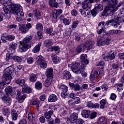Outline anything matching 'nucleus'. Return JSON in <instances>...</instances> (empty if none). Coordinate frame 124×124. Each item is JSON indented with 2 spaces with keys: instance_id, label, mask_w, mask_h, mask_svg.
Instances as JSON below:
<instances>
[{
  "instance_id": "f257e3e1",
  "label": "nucleus",
  "mask_w": 124,
  "mask_h": 124,
  "mask_svg": "<svg viewBox=\"0 0 124 124\" xmlns=\"http://www.w3.org/2000/svg\"><path fill=\"white\" fill-rule=\"evenodd\" d=\"M7 4H5L2 9V13H0V22L3 21V16L5 18L9 19L11 17L12 14H16L19 17H24V13L22 6L19 4H13L11 3L10 4V9L6 6Z\"/></svg>"
},
{
  "instance_id": "f03ea898",
  "label": "nucleus",
  "mask_w": 124,
  "mask_h": 124,
  "mask_svg": "<svg viewBox=\"0 0 124 124\" xmlns=\"http://www.w3.org/2000/svg\"><path fill=\"white\" fill-rule=\"evenodd\" d=\"M94 41H90L87 42L78 46L76 49V52L78 53V54H79L80 52H82V49H86L87 51H90L91 49H93V48H94Z\"/></svg>"
},
{
  "instance_id": "7ed1b4c3",
  "label": "nucleus",
  "mask_w": 124,
  "mask_h": 124,
  "mask_svg": "<svg viewBox=\"0 0 124 124\" xmlns=\"http://www.w3.org/2000/svg\"><path fill=\"white\" fill-rule=\"evenodd\" d=\"M112 17H113L114 18L106 21V25L108 26L109 24H112V26L113 27L118 28V27L120 26V24H121V23H124V19L123 17H118L117 16H115V15H113Z\"/></svg>"
},
{
  "instance_id": "20e7f679",
  "label": "nucleus",
  "mask_w": 124,
  "mask_h": 124,
  "mask_svg": "<svg viewBox=\"0 0 124 124\" xmlns=\"http://www.w3.org/2000/svg\"><path fill=\"white\" fill-rule=\"evenodd\" d=\"M31 23H27L26 25L20 24L19 30L21 33H27L30 30V29H31Z\"/></svg>"
},
{
  "instance_id": "39448f33",
  "label": "nucleus",
  "mask_w": 124,
  "mask_h": 124,
  "mask_svg": "<svg viewBox=\"0 0 124 124\" xmlns=\"http://www.w3.org/2000/svg\"><path fill=\"white\" fill-rule=\"evenodd\" d=\"M72 71L76 74H80L81 69H80V63L78 62H73L71 65Z\"/></svg>"
},
{
  "instance_id": "423d86ee",
  "label": "nucleus",
  "mask_w": 124,
  "mask_h": 124,
  "mask_svg": "<svg viewBox=\"0 0 124 124\" xmlns=\"http://www.w3.org/2000/svg\"><path fill=\"white\" fill-rule=\"evenodd\" d=\"M112 8H109V6H106V7L105 8V10L103 11V12L102 13V16H107L108 15H113V13L114 12H116V9H114V10H112Z\"/></svg>"
},
{
  "instance_id": "0eeeda50",
  "label": "nucleus",
  "mask_w": 124,
  "mask_h": 124,
  "mask_svg": "<svg viewBox=\"0 0 124 124\" xmlns=\"http://www.w3.org/2000/svg\"><path fill=\"white\" fill-rule=\"evenodd\" d=\"M93 2V0H84L82 2V8L86 11H88L91 7H92V4Z\"/></svg>"
},
{
  "instance_id": "6e6552de",
  "label": "nucleus",
  "mask_w": 124,
  "mask_h": 124,
  "mask_svg": "<svg viewBox=\"0 0 124 124\" xmlns=\"http://www.w3.org/2000/svg\"><path fill=\"white\" fill-rule=\"evenodd\" d=\"M36 61L37 64H40L42 68H46L47 67V64L46 63V62L44 61L43 57L38 56Z\"/></svg>"
},
{
  "instance_id": "1a4fd4ad",
  "label": "nucleus",
  "mask_w": 124,
  "mask_h": 124,
  "mask_svg": "<svg viewBox=\"0 0 124 124\" xmlns=\"http://www.w3.org/2000/svg\"><path fill=\"white\" fill-rule=\"evenodd\" d=\"M20 45L19 46V49L21 52H26L28 51V49H30L31 46L30 44H26L24 42H20Z\"/></svg>"
},
{
  "instance_id": "9d476101",
  "label": "nucleus",
  "mask_w": 124,
  "mask_h": 124,
  "mask_svg": "<svg viewBox=\"0 0 124 124\" xmlns=\"http://www.w3.org/2000/svg\"><path fill=\"white\" fill-rule=\"evenodd\" d=\"M102 73H103V68L95 71L94 74H91L90 75L91 81H93V80H95L96 78L98 77V75H101Z\"/></svg>"
},
{
  "instance_id": "9b49d317",
  "label": "nucleus",
  "mask_w": 124,
  "mask_h": 124,
  "mask_svg": "<svg viewBox=\"0 0 124 124\" xmlns=\"http://www.w3.org/2000/svg\"><path fill=\"white\" fill-rule=\"evenodd\" d=\"M111 43V40L107 39L106 40H102V39H97V46H104V45H109Z\"/></svg>"
},
{
  "instance_id": "f8f14e48",
  "label": "nucleus",
  "mask_w": 124,
  "mask_h": 124,
  "mask_svg": "<svg viewBox=\"0 0 124 124\" xmlns=\"http://www.w3.org/2000/svg\"><path fill=\"white\" fill-rule=\"evenodd\" d=\"M5 92L8 96H10V95L12 97H15V96H16L15 92H13V88L11 86L7 87L5 89Z\"/></svg>"
},
{
  "instance_id": "ddd939ff",
  "label": "nucleus",
  "mask_w": 124,
  "mask_h": 124,
  "mask_svg": "<svg viewBox=\"0 0 124 124\" xmlns=\"http://www.w3.org/2000/svg\"><path fill=\"white\" fill-rule=\"evenodd\" d=\"M2 101H3L4 103L6 104V105H8L9 106H10V104H11V103L12 102V99L10 98V97L8 96H6L5 95H3L1 97Z\"/></svg>"
},
{
  "instance_id": "4468645a",
  "label": "nucleus",
  "mask_w": 124,
  "mask_h": 124,
  "mask_svg": "<svg viewBox=\"0 0 124 124\" xmlns=\"http://www.w3.org/2000/svg\"><path fill=\"white\" fill-rule=\"evenodd\" d=\"M16 96L18 98V102L19 103H22V102H24V100H25V99L27 98V95L24 94L22 96H20L21 95V91L20 90H17L16 91ZM20 96V97H19Z\"/></svg>"
},
{
  "instance_id": "2eb2a0df",
  "label": "nucleus",
  "mask_w": 124,
  "mask_h": 124,
  "mask_svg": "<svg viewBox=\"0 0 124 124\" xmlns=\"http://www.w3.org/2000/svg\"><path fill=\"white\" fill-rule=\"evenodd\" d=\"M87 57L86 54H82L80 55V59L81 62H82V64H84V63L85 65H87V64H89V61L87 59Z\"/></svg>"
},
{
  "instance_id": "dca6fc26",
  "label": "nucleus",
  "mask_w": 124,
  "mask_h": 124,
  "mask_svg": "<svg viewBox=\"0 0 124 124\" xmlns=\"http://www.w3.org/2000/svg\"><path fill=\"white\" fill-rule=\"evenodd\" d=\"M13 72H14V68H13V66L11 65L4 70V74L11 75Z\"/></svg>"
},
{
  "instance_id": "f3484780",
  "label": "nucleus",
  "mask_w": 124,
  "mask_h": 124,
  "mask_svg": "<svg viewBox=\"0 0 124 124\" xmlns=\"http://www.w3.org/2000/svg\"><path fill=\"white\" fill-rule=\"evenodd\" d=\"M13 72H14V68H13V66L11 65L4 70V74L11 75Z\"/></svg>"
},
{
  "instance_id": "a211bd4d",
  "label": "nucleus",
  "mask_w": 124,
  "mask_h": 124,
  "mask_svg": "<svg viewBox=\"0 0 124 124\" xmlns=\"http://www.w3.org/2000/svg\"><path fill=\"white\" fill-rule=\"evenodd\" d=\"M62 13V9L54 10L52 11L53 17L54 19H57Z\"/></svg>"
},
{
  "instance_id": "6ab92c4d",
  "label": "nucleus",
  "mask_w": 124,
  "mask_h": 124,
  "mask_svg": "<svg viewBox=\"0 0 124 124\" xmlns=\"http://www.w3.org/2000/svg\"><path fill=\"white\" fill-rule=\"evenodd\" d=\"M3 80H4V82L5 84H9V83L11 82L12 77L11 75H6L3 74Z\"/></svg>"
},
{
  "instance_id": "aec40b11",
  "label": "nucleus",
  "mask_w": 124,
  "mask_h": 124,
  "mask_svg": "<svg viewBox=\"0 0 124 124\" xmlns=\"http://www.w3.org/2000/svg\"><path fill=\"white\" fill-rule=\"evenodd\" d=\"M69 85L70 87H71V88L74 89V91H75L76 92H77V91H80V90H81V87H80V85H79V84H74L71 82H69Z\"/></svg>"
},
{
  "instance_id": "412c9836",
  "label": "nucleus",
  "mask_w": 124,
  "mask_h": 124,
  "mask_svg": "<svg viewBox=\"0 0 124 124\" xmlns=\"http://www.w3.org/2000/svg\"><path fill=\"white\" fill-rule=\"evenodd\" d=\"M15 83H16L17 85H19V86L23 87V86L25 85V83H26V80H25L24 79H21L19 78H15Z\"/></svg>"
},
{
  "instance_id": "4be33fe9",
  "label": "nucleus",
  "mask_w": 124,
  "mask_h": 124,
  "mask_svg": "<svg viewBox=\"0 0 124 124\" xmlns=\"http://www.w3.org/2000/svg\"><path fill=\"white\" fill-rule=\"evenodd\" d=\"M86 65H84V64H81L80 65V74H81L83 77H87V76H88V74H87V73L84 71Z\"/></svg>"
},
{
  "instance_id": "5701e85b",
  "label": "nucleus",
  "mask_w": 124,
  "mask_h": 124,
  "mask_svg": "<svg viewBox=\"0 0 124 124\" xmlns=\"http://www.w3.org/2000/svg\"><path fill=\"white\" fill-rule=\"evenodd\" d=\"M53 69L52 68H50L46 70V73L47 78H50L53 79L54 76L53 75Z\"/></svg>"
},
{
  "instance_id": "b1692460",
  "label": "nucleus",
  "mask_w": 124,
  "mask_h": 124,
  "mask_svg": "<svg viewBox=\"0 0 124 124\" xmlns=\"http://www.w3.org/2000/svg\"><path fill=\"white\" fill-rule=\"evenodd\" d=\"M49 51L50 52L55 51L56 54H59L60 53V47L58 46H51L49 49H47V52H49Z\"/></svg>"
},
{
  "instance_id": "393cba45",
  "label": "nucleus",
  "mask_w": 124,
  "mask_h": 124,
  "mask_svg": "<svg viewBox=\"0 0 124 124\" xmlns=\"http://www.w3.org/2000/svg\"><path fill=\"white\" fill-rule=\"evenodd\" d=\"M29 79L31 83H35L37 80V75L35 74H31L29 77Z\"/></svg>"
},
{
  "instance_id": "a878e982",
  "label": "nucleus",
  "mask_w": 124,
  "mask_h": 124,
  "mask_svg": "<svg viewBox=\"0 0 124 124\" xmlns=\"http://www.w3.org/2000/svg\"><path fill=\"white\" fill-rule=\"evenodd\" d=\"M77 119H78V114L77 113H73L71 115L70 120L72 124H74V123H75L77 120Z\"/></svg>"
},
{
  "instance_id": "bb28decb",
  "label": "nucleus",
  "mask_w": 124,
  "mask_h": 124,
  "mask_svg": "<svg viewBox=\"0 0 124 124\" xmlns=\"http://www.w3.org/2000/svg\"><path fill=\"white\" fill-rule=\"evenodd\" d=\"M58 100V96L55 94H52L48 97L49 102H56Z\"/></svg>"
},
{
  "instance_id": "cd10ccee",
  "label": "nucleus",
  "mask_w": 124,
  "mask_h": 124,
  "mask_svg": "<svg viewBox=\"0 0 124 124\" xmlns=\"http://www.w3.org/2000/svg\"><path fill=\"white\" fill-rule=\"evenodd\" d=\"M63 78L65 79V80H68L71 78V74L67 71H65L62 73Z\"/></svg>"
},
{
  "instance_id": "c85d7f7f",
  "label": "nucleus",
  "mask_w": 124,
  "mask_h": 124,
  "mask_svg": "<svg viewBox=\"0 0 124 124\" xmlns=\"http://www.w3.org/2000/svg\"><path fill=\"white\" fill-rule=\"evenodd\" d=\"M32 39V35H27L23 40L22 42L26 43V44H29Z\"/></svg>"
},
{
  "instance_id": "c756f323",
  "label": "nucleus",
  "mask_w": 124,
  "mask_h": 124,
  "mask_svg": "<svg viewBox=\"0 0 124 124\" xmlns=\"http://www.w3.org/2000/svg\"><path fill=\"white\" fill-rule=\"evenodd\" d=\"M54 113V111L49 110L48 112H46L44 113V116L46 120H50L51 117H52L53 114Z\"/></svg>"
},
{
  "instance_id": "7c9ffc66",
  "label": "nucleus",
  "mask_w": 124,
  "mask_h": 124,
  "mask_svg": "<svg viewBox=\"0 0 124 124\" xmlns=\"http://www.w3.org/2000/svg\"><path fill=\"white\" fill-rule=\"evenodd\" d=\"M11 115L12 116L13 121H16L18 119V114H17V112L15 109L11 111Z\"/></svg>"
},
{
  "instance_id": "2f4dec72",
  "label": "nucleus",
  "mask_w": 124,
  "mask_h": 124,
  "mask_svg": "<svg viewBox=\"0 0 124 124\" xmlns=\"http://www.w3.org/2000/svg\"><path fill=\"white\" fill-rule=\"evenodd\" d=\"M91 115V112L89 110H83L81 112V115L83 118H88Z\"/></svg>"
},
{
  "instance_id": "473e14b6",
  "label": "nucleus",
  "mask_w": 124,
  "mask_h": 124,
  "mask_svg": "<svg viewBox=\"0 0 124 124\" xmlns=\"http://www.w3.org/2000/svg\"><path fill=\"white\" fill-rule=\"evenodd\" d=\"M52 81H53V78H47V79L46 80L45 82V87H46V88H49V87L51 86Z\"/></svg>"
},
{
  "instance_id": "72a5a7b5",
  "label": "nucleus",
  "mask_w": 124,
  "mask_h": 124,
  "mask_svg": "<svg viewBox=\"0 0 124 124\" xmlns=\"http://www.w3.org/2000/svg\"><path fill=\"white\" fill-rule=\"evenodd\" d=\"M40 47H41V43H39L32 49L33 53H38L40 51Z\"/></svg>"
},
{
  "instance_id": "f704fd0d",
  "label": "nucleus",
  "mask_w": 124,
  "mask_h": 124,
  "mask_svg": "<svg viewBox=\"0 0 124 124\" xmlns=\"http://www.w3.org/2000/svg\"><path fill=\"white\" fill-rule=\"evenodd\" d=\"M44 44L46 47H50L53 44V42H52L51 39H47L44 41Z\"/></svg>"
},
{
  "instance_id": "c9c22d12",
  "label": "nucleus",
  "mask_w": 124,
  "mask_h": 124,
  "mask_svg": "<svg viewBox=\"0 0 124 124\" xmlns=\"http://www.w3.org/2000/svg\"><path fill=\"white\" fill-rule=\"evenodd\" d=\"M35 88L36 90L40 91L42 89V82L41 81H37L35 83Z\"/></svg>"
},
{
  "instance_id": "e433bc0d",
  "label": "nucleus",
  "mask_w": 124,
  "mask_h": 124,
  "mask_svg": "<svg viewBox=\"0 0 124 124\" xmlns=\"http://www.w3.org/2000/svg\"><path fill=\"white\" fill-rule=\"evenodd\" d=\"M94 9L98 12H100L103 10V6L101 4H97L95 5Z\"/></svg>"
},
{
  "instance_id": "4c0bfd02",
  "label": "nucleus",
  "mask_w": 124,
  "mask_h": 124,
  "mask_svg": "<svg viewBox=\"0 0 124 124\" xmlns=\"http://www.w3.org/2000/svg\"><path fill=\"white\" fill-rule=\"evenodd\" d=\"M32 92V90H31V88L30 87H24L22 88V92L23 93H31Z\"/></svg>"
},
{
  "instance_id": "58836bf2",
  "label": "nucleus",
  "mask_w": 124,
  "mask_h": 124,
  "mask_svg": "<svg viewBox=\"0 0 124 124\" xmlns=\"http://www.w3.org/2000/svg\"><path fill=\"white\" fill-rule=\"evenodd\" d=\"M100 109H104L105 107V104H106V101L105 99H103L100 101Z\"/></svg>"
},
{
  "instance_id": "ea45409f",
  "label": "nucleus",
  "mask_w": 124,
  "mask_h": 124,
  "mask_svg": "<svg viewBox=\"0 0 124 124\" xmlns=\"http://www.w3.org/2000/svg\"><path fill=\"white\" fill-rule=\"evenodd\" d=\"M60 90L62 91V93H67L68 91L67 86L64 85H61Z\"/></svg>"
},
{
  "instance_id": "a19ab883",
  "label": "nucleus",
  "mask_w": 124,
  "mask_h": 124,
  "mask_svg": "<svg viewBox=\"0 0 124 124\" xmlns=\"http://www.w3.org/2000/svg\"><path fill=\"white\" fill-rule=\"evenodd\" d=\"M10 46L13 51V53H14L15 52V49L17 48V44L14 42H12L10 44Z\"/></svg>"
},
{
  "instance_id": "79ce46f5",
  "label": "nucleus",
  "mask_w": 124,
  "mask_h": 124,
  "mask_svg": "<svg viewBox=\"0 0 124 124\" xmlns=\"http://www.w3.org/2000/svg\"><path fill=\"white\" fill-rule=\"evenodd\" d=\"M2 113L4 116H7L10 113V111H9V109L8 108H2Z\"/></svg>"
},
{
  "instance_id": "37998d69",
  "label": "nucleus",
  "mask_w": 124,
  "mask_h": 124,
  "mask_svg": "<svg viewBox=\"0 0 124 124\" xmlns=\"http://www.w3.org/2000/svg\"><path fill=\"white\" fill-rule=\"evenodd\" d=\"M121 32H122V31H121L120 30H111L109 31V33L110 34H119V33H121Z\"/></svg>"
},
{
  "instance_id": "c03bdc74",
  "label": "nucleus",
  "mask_w": 124,
  "mask_h": 124,
  "mask_svg": "<svg viewBox=\"0 0 124 124\" xmlns=\"http://www.w3.org/2000/svg\"><path fill=\"white\" fill-rule=\"evenodd\" d=\"M13 60H14L16 62H22V59H21L20 57L17 56H14Z\"/></svg>"
},
{
  "instance_id": "a18cd8bd",
  "label": "nucleus",
  "mask_w": 124,
  "mask_h": 124,
  "mask_svg": "<svg viewBox=\"0 0 124 124\" xmlns=\"http://www.w3.org/2000/svg\"><path fill=\"white\" fill-rule=\"evenodd\" d=\"M39 104H40V102L34 100L32 102V105H34L36 106V108L37 109V111H38V108H39Z\"/></svg>"
},
{
  "instance_id": "49530a36",
  "label": "nucleus",
  "mask_w": 124,
  "mask_h": 124,
  "mask_svg": "<svg viewBox=\"0 0 124 124\" xmlns=\"http://www.w3.org/2000/svg\"><path fill=\"white\" fill-rule=\"evenodd\" d=\"M111 66L113 69H115V70H118L119 67V63L118 62L113 63L112 64Z\"/></svg>"
},
{
  "instance_id": "de8ad7c7",
  "label": "nucleus",
  "mask_w": 124,
  "mask_h": 124,
  "mask_svg": "<svg viewBox=\"0 0 124 124\" xmlns=\"http://www.w3.org/2000/svg\"><path fill=\"white\" fill-rule=\"evenodd\" d=\"M52 60L54 63H59V62L61 61V58L59 57H54L52 58Z\"/></svg>"
},
{
  "instance_id": "09e8293b",
  "label": "nucleus",
  "mask_w": 124,
  "mask_h": 124,
  "mask_svg": "<svg viewBox=\"0 0 124 124\" xmlns=\"http://www.w3.org/2000/svg\"><path fill=\"white\" fill-rule=\"evenodd\" d=\"M28 119L29 120L30 122L31 123H32L33 124V115H32V113H29L28 115Z\"/></svg>"
},
{
  "instance_id": "8fccbe9b",
  "label": "nucleus",
  "mask_w": 124,
  "mask_h": 124,
  "mask_svg": "<svg viewBox=\"0 0 124 124\" xmlns=\"http://www.w3.org/2000/svg\"><path fill=\"white\" fill-rule=\"evenodd\" d=\"M33 14H34L35 17H40L41 16V14L37 10H34L33 12Z\"/></svg>"
},
{
  "instance_id": "3c124183",
  "label": "nucleus",
  "mask_w": 124,
  "mask_h": 124,
  "mask_svg": "<svg viewBox=\"0 0 124 124\" xmlns=\"http://www.w3.org/2000/svg\"><path fill=\"white\" fill-rule=\"evenodd\" d=\"M78 24H79V21L76 20L74 21L72 24L73 29H76V28H77V26H78Z\"/></svg>"
},
{
  "instance_id": "603ef678",
  "label": "nucleus",
  "mask_w": 124,
  "mask_h": 124,
  "mask_svg": "<svg viewBox=\"0 0 124 124\" xmlns=\"http://www.w3.org/2000/svg\"><path fill=\"white\" fill-rule=\"evenodd\" d=\"M15 39V36L13 35H7V40L8 41H13Z\"/></svg>"
},
{
  "instance_id": "864d4df0",
  "label": "nucleus",
  "mask_w": 124,
  "mask_h": 124,
  "mask_svg": "<svg viewBox=\"0 0 124 124\" xmlns=\"http://www.w3.org/2000/svg\"><path fill=\"white\" fill-rule=\"evenodd\" d=\"M36 29L39 30V31H43V26L41 23L37 24L36 25Z\"/></svg>"
},
{
  "instance_id": "5fc2aeb1",
  "label": "nucleus",
  "mask_w": 124,
  "mask_h": 124,
  "mask_svg": "<svg viewBox=\"0 0 124 124\" xmlns=\"http://www.w3.org/2000/svg\"><path fill=\"white\" fill-rule=\"evenodd\" d=\"M1 39L2 42L5 43V42H7L6 41L7 40V35H5L4 34H3L1 37Z\"/></svg>"
},
{
  "instance_id": "6e6d98bb",
  "label": "nucleus",
  "mask_w": 124,
  "mask_h": 124,
  "mask_svg": "<svg viewBox=\"0 0 124 124\" xmlns=\"http://www.w3.org/2000/svg\"><path fill=\"white\" fill-rule=\"evenodd\" d=\"M61 20L63 21V23L65 26H68V25H69V19L67 18H64L62 19H61Z\"/></svg>"
},
{
  "instance_id": "4d7b16f0",
  "label": "nucleus",
  "mask_w": 124,
  "mask_h": 124,
  "mask_svg": "<svg viewBox=\"0 0 124 124\" xmlns=\"http://www.w3.org/2000/svg\"><path fill=\"white\" fill-rule=\"evenodd\" d=\"M101 88L103 92H106V91L108 90V88H109V87L108 86V85H107V84H104L102 85Z\"/></svg>"
},
{
  "instance_id": "13d9d810",
  "label": "nucleus",
  "mask_w": 124,
  "mask_h": 124,
  "mask_svg": "<svg viewBox=\"0 0 124 124\" xmlns=\"http://www.w3.org/2000/svg\"><path fill=\"white\" fill-rule=\"evenodd\" d=\"M98 12L94 8L91 11V14L93 17H95Z\"/></svg>"
},
{
  "instance_id": "bf43d9fd",
  "label": "nucleus",
  "mask_w": 124,
  "mask_h": 124,
  "mask_svg": "<svg viewBox=\"0 0 124 124\" xmlns=\"http://www.w3.org/2000/svg\"><path fill=\"white\" fill-rule=\"evenodd\" d=\"M34 61V59H33V58L32 57H29L27 58V62L28 63H29V64H31V63H33Z\"/></svg>"
},
{
  "instance_id": "052dcab7",
  "label": "nucleus",
  "mask_w": 124,
  "mask_h": 124,
  "mask_svg": "<svg viewBox=\"0 0 124 124\" xmlns=\"http://www.w3.org/2000/svg\"><path fill=\"white\" fill-rule=\"evenodd\" d=\"M102 58L103 60H105V61H106L107 62H108L109 60H110V57L109 56V54H108V55H105V54L102 55Z\"/></svg>"
},
{
  "instance_id": "680f3d73",
  "label": "nucleus",
  "mask_w": 124,
  "mask_h": 124,
  "mask_svg": "<svg viewBox=\"0 0 124 124\" xmlns=\"http://www.w3.org/2000/svg\"><path fill=\"white\" fill-rule=\"evenodd\" d=\"M7 84H5V82L3 81H0V90H2V89H4V88H5V85Z\"/></svg>"
},
{
  "instance_id": "e2e57ef3",
  "label": "nucleus",
  "mask_w": 124,
  "mask_h": 124,
  "mask_svg": "<svg viewBox=\"0 0 124 124\" xmlns=\"http://www.w3.org/2000/svg\"><path fill=\"white\" fill-rule=\"evenodd\" d=\"M74 99L75 100V102H73V104H78L80 103V98L76 97Z\"/></svg>"
},
{
  "instance_id": "0e129e2a",
  "label": "nucleus",
  "mask_w": 124,
  "mask_h": 124,
  "mask_svg": "<svg viewBox=\"0 0 124 124\" xmlns=\"http://www.w3.org/2000/svg\"><path fill=\"white\" fill-rule=\"evenodd\" d=\"M12 59H13V57L11 56V55L9 54H7L6 55V61L7 62H8L9 60H12Z\"/></svg>"
},
{
  "instance_id": "69168bd1",
  "label": "nucleus",
  "mask_w": 124,
  "mask_h": 124,
  "mask_svg": "<svg viewBox=\"0 0 124 124\" xmlns=\"http://www.w3.org/2000/svg\"><path fill=\"white\" fill-rule=\"evenodd\" d=\"M46 32L48 34H50V33H52V32H53V28H47L46 30Z\"/></svg>"
},
{
  "instance_id": "338daca9",
  "label": "nucleus",
  "mask_w": 124,
  "mask_h": 124,
  "mask_svg": "<svg viewBox=\"0 0 124 124\" xmlns=\"http://www.w3.org/2000/svg\"><path fill=\"white\" fill-rule=\"evenodd\" d=\"M76 122L77 124H83L84 123V120L82 119H78L76 121Z\"/></svg>"
},
{
  "instance_id": "774afa93",
  "label": "nucleus",
  "mask_w": 124,
  "mask_h": 124,
  "mask_svg": "<svg viewBox=\"0 0 124 124\" xmlns=\"http://www.w3.org/2000/svg\"><path fill=\"white\" fill-rule=\"evenodd\" d=\"M27 120L25 119H22L19 121V124H26Z\"/></svg>"
}]
</instances>
